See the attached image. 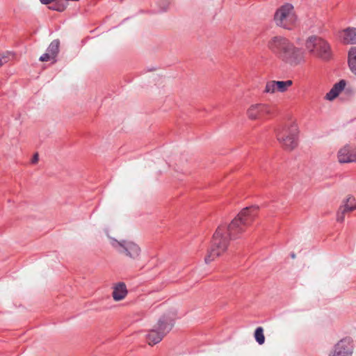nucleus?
<instances>
[{
	"mask_svg": "<svg viewBox=\"0 0 356 356\" xmlns=\"http://www.w3.org/2000/svg\"><path fill=\"white\" fill-rule=\"evenodd\" d=\"M353 350V339L350 337H345L334 346L333 352L329 356H351Z\"/></svg>",
	"mask_w": 356,
	"mask_h": 356,
	"instance_id": "6",
	"label": "nucleus"
},
{
	"mask_svg": "<svg viewBox=\"0 0 356 356\" xmlns=\"http://www.w3.org/2000/svg\"><path fill=\"white\" fill-rule=\"evenodd\" d=\"M127 293L126 284L124 282H118L114 286L112 295L115 300L119 301L124 299Z\"/></svg>",
	"mask_w": 356,
	"mask_h": 356,
	"instance_id": "12",
	"label": "nucleus"
},
{
	"mask_svg": "<svg viewBox=\"0 0 356 356\" xmlns=\"http://www.w3.org/2000/svg\"><path fill=\"white\" fill-rule=\"evenodd\" d=\"M348 65L350 72L356 76V47H351L348 52Z\"/></svg>",
	"mask_w": 356,
	"mask_h": 356,
	"instance_id": "14",
	"label": "nucleus"
},
{
	"mask_svg": "<svg viewBox=\"0 0 356 356\" xmlns=\"http://www.w3.org/2000/svg\"><path fill=\"white\" fill-rule=\"evenodd\" d=\"M339 37L344 44H356V28L348 27L339 33Z\"/></svg>",
	"mask_w": 356,
	"mask_h": 356,
	"instance_id": "11",
	"label": "nucleus"
},
{
	"mask_svg": "<svg viewBox=\"0 0 356 356\" xmlns=\"http://www.w3.org/2000/svg\"><path fill=\"white\" fill-rule=\"evenodd\" d=\"M345 204H348L349 205H355L356 206L355 199L351 196L348 197L346 200Z\"/></svg>",
	"mask_w": 356,
	"mask_h": 356,
	"instance_id": "25",
	"label": "nucleus"
},
{
	"mask_svg": "<svg viewBox=\"0 0 356 356\" xmlns=\"http://www.w3.org/2000/svg\"><path fill=\"white\" fill-rule=\"evenodd\" d=\"M52 59L51 58V54L49 53V52H46L45 54H42L40 57V61H48L49 60Z\"/></svg>",
	"mask_w": 356,
	"mask_h": 356,
	"instance_id": "22",
	"label": "nucleus"
},
{
	"mask_svg": "<svg viewBox=\"0 0 356 356\" xmlns=\"http://www.w3.org/2000/svg\"><path fill=\"white\" fill-rule=\"evenodd\" d=\"M272 113V108L267 104H257L248 110V115L252 120H261L268 117Z\"/></svg>",
	"mask_w": 356,
	"mask_h": 356,
	"instance_id": "7",
	"label": "nucleus"
},
{
	"mask_svg": "<svg viewBox=\"0 0 356 356\" xmlns=\"http://www.w3.org/2000/svg\"><path fill=\"white\" fill-rule=\"evenodd\" d=\"M254 338L256 341L262 345L265 341V337L264 334V329L261 327H258L254 331Z\"/></svg>",
	"mask_w": 356,
	"mask_h": 356,
	"instance_id": "18",
	"label": "nucleus"
},
{
	"mask_svg": "<svg viewBox=\"0 0 356 356\" xmlns=\"http://www.w3.org/2000/svg\"><path fill=\"white\" fill-rule=\"evenodd\" d=\"M163 337L164 335L154 327L147 334V341L149 345L153 346L159 343Z\"/></svg>",
	"mask_w": 356,
	"mask_h": 356,
	"instance_id": "13",
	"label": "nucleus"
},
{
	"mask_svg": "<svg viewBox=\"0 0 356 356\" xmlns=\"http://www.w3.org/2000/svg\"><path fill=\"white\" fill-rule=\"evenodd\" d=\"M276 81H268L266 84L264 92L267 93H274L277 91V86L275 85Z\"/></svg>",
	"mask_w": 356,
	"mask_h": 356,
	"instance_id": "19",
	"label": "nucleus"
},
{
	"mask_svg": "<svg viewBox=\"0 0 356 356\" xmlns=\"http://www.w3.org/2000/svg\"><path fill=\"white\" fill-rule=\"evenodd\" d=\"M338 159L340 163L356 162V150L349 145H345L338 152Z\"/></svg>",
	"mask_w": 356,
	"mask_h": 356,
	"instance_id": "9",
	"label": "nucleus"
},
{
	"mask_svg": "<svg viewBox=\"0 0 356 356\" xmlns=\"http://www.w3.org/2000/svg\"><path fill=\"white\" fill-rule=\"evenodd\" d=\"M39 156L38 153H35L31 160L32 163H36L38 161Z\"/></svg>",
	"mask_w": 356,
	"mask_h": 356,
	"instance_id": "26",
	"label": "nucleus"
},
{
	"mask_svg": "<svg viewBox=\"0 0 356 356\" xmlns=\"http://www.w3.org/2000/svg\"><path fill=\"white\" fill-rule=\"evenodd\" d=\"M42 4L50 6L52 0H40Z\"/></svg>",
	"mask_w": 356,
	"mask_h": 356,
	"instance_id": "27",
	"label": "nucleus"
},
{
	"mask_svg": "<svg viewBox=\"0 0 356 356\" xmlns=\"http://www.w3.org/2000/svg\"><path fill=\"white\" fill-rule=\"evenodd\" d=\"M8 61V58L6 56L0 54V67Z\"/></svg>",
	"mask_w": 356,
	"mask_h": 356,
	"instance_id": "24",
	"label": "nucleus"
},
{
	"mask_svg": "<svg viewBox=\"0 0 356 356\" xmlns=\"http://www.w3.org/2000/svg\"><path fill=\"white\" fill-rule=\"evenodd\" d=\"M60 41L59 40H54L49 45L47 51L49 52L52 59H55L59 52ZM56 60H54V63Z\"/></svg>",
	"mask_w": 356,
	"mask_h": 356,
	"instance_id": "16",
	"label": "nucleus"
},
{
	"mask_svg": "<svg viewBox=\"0 0 356 356\" xmlns=\"http://www.w3.org/2000/svg\"><path fill=\"white\" fill-rule=\"evenodd\" d=\"M268 47L280 60L290 66H297L305 60L304 50L284 37L272 38L268 42Z\"/></svg>",
	"mask_w": 356,
	"mask_h": 356,
	"instance_id": "2",
	"label": "nucleus"
},
{
	"mask_svg": "<svg viewBox=\"0 0 356 356\" xmlns=\"http://www.w3.org/2000/svg\"><path fill=\"white\" fill-rule=\"evenodd\" d=\"M257 207H246L243 209L237 216L232 220L229 225H220L213 235L211 245L204 258L206 264H209L215 258L224 253L230 240L240 236L254 220Z\"/></svg>",
	"mask_w": 356,
	"mask_h": 356,
	"instance_id": "1",
	"label": "nucleus"
},
{
	"mask_svg": "<svg viewBox=\"0 0 356 356\" xmlns=\"http://www.w3.org/2000/svg\"><path fill=\"white\" fill-rule=\"evenodd\" d=\"M275 131L277 139L284 149L291 151L298 146V129L296 124L281 125Z\"/></svg>",
	"mask_w": 356,
	"mask_h": 356,
	"instance_id": "3",
	"label": "nucleus"
},
{
	"mask_svg": "<svg viewBox=\"0 0 356 356\" xmlns=\"http://www.w3.org/2000/svg\"><path fill=\"white\" fill-rule=\"evenodd\" d=\"M111 245L115 248L120 254H123L133 259H137L140 254V248L133 241L122 240L120 241L112 238Z\"/></svg>",
	"mask_w": 356,
	"mask_h": 356,
	"instance_id": "5",
	"label": "nucleus"
},
{
	"mask_svg": "<svg viewBox=\"0 0 356 356\" xmlns=\"http://www.w3.org/2000/svg\"><path fill=\"white\" fill-rule=\"evenodd\" d=\"M305 47L311 54L323 60H329L332 58L330 45L320 37L316 35L309 37L306 40Z\"/></svg>",
	"mask_w": 356,
	"mask_h": 356,
	"instance_id": "4",
	"label": "nucleus"
},
{
	"mask_svg": "<svg viewBox=\"0 0 356 356\" xmlns=\"http://www.w3.org/2000/svg\"><path fill=\"white\" fill-rule=\"evenodd\" d=\"M356 209L355 205H349L348 204H344L341 206L337 213V220L338 222H343L344 220V216L346 212L353 211Z\"/></svg>",
	"mask_w": 356,
	"mask_h": 356,
	"instance_id": "15",
	"label": "nucleus"
},
{
	"mask_svg": "<svg viewBox=\"0 0 356 356\" xmlns=\"http://www.w3.org/2000/svg\"><path fill=\"white\" fill-rule=\"evenodd\" d=\"M295 24H280V26L282 27L284 29L287 30H293L295 28Z\"/></svg>",
	"mask_w": 356,
	"mask_h": 356,
	"instance_id": "23",
	"label": "nucleus"
},
{
	"mask_svg": "<svg viewBox=\"0 0 356 356\" xmlns=\"http://www.w3.org/2000/svg\"><path fill=\"white\" fill-rule=\"evenodd\" d=\"M291 258L295 259V258H296V254H295V253L291 252Z\"/></svg>",
	"mask_w": 356,
	"mask_h": 356,
	"instance_id": "28",
	"label": "nucleus"
},
{
	"mask_svg": "<svg viewBox=\"0 0 356 356\" xmlns=\"http://www.w3.org/2000/svg\"><path fill=\"white\" fill-rule=\"evenodd\" d=\"M173 325V318L169 315L164 314L160 317L154 327L165 336L172 330Z\"/></svg>",
	"mask_w": 356,
	"mask_h": 356,
	"instance_id": "10",
	"label": "nucleus"
},
{
	"mask_svg": "<svg viewBox=\"0 0 356 356\" xmlns=\"http://www.w3.org/2000/svg\"><path fill=\"white\" fill-rule=\"evenodd\" d=\"M346 85V81L344 79H341L338 83H336L332 88L335 92L339 95V93L344 89Z\"/></svg>",
	"mask_w": 356,
	"mask_h": 356,
	"instance_id": "20",
	"label": "nucleus"
},
{
	"mask_svg": "<svg viewBox=\"0 0 356 356\" xmlns=\"http://www.w3.org/2000/svg\"><path fill=\"white\" fill-rule=\"evenodd\" d=\"M339 95L335 92L332 88L325 95V98L327 100L332 101L334 99Z\"/></svg>",
	"mask_w": 356,
	"mask_h": 356,
	"instance_id": "21",
	"label": "nucleus"
},
{
	"mask_svg": "<svg viewBox=\"0 0 356 356\" xmlns=\"http://www.w3.org/2000/svg\"><path fill=\"white\" fill-rule=\"evenodd\" d=\"M275 85L277 86V91L284 92L288 90L289 87L293 85V81H276Z\"/></svg>",
	"mask_w": 356,
	"mask_h": 356,
	"instance_id": "17",
	"label": "nucleus"
},
{
	"mask_svg": "<svg viewBox=\"0 0 356 356\" xmlns=\"http://www.w3.org/2000/svg\"><path fill=\"white\" fill-rule=\"evenodd\" d=\"M274 19L276 21H291L298 20L295 13L294 7L291 3H286L280 7L275 13Z\"/></svg>",
	"mask_w": 356,
	"mask_h": 356,
	"instance_id": "8",
	"label": "nucleus"
}]
</instances>
